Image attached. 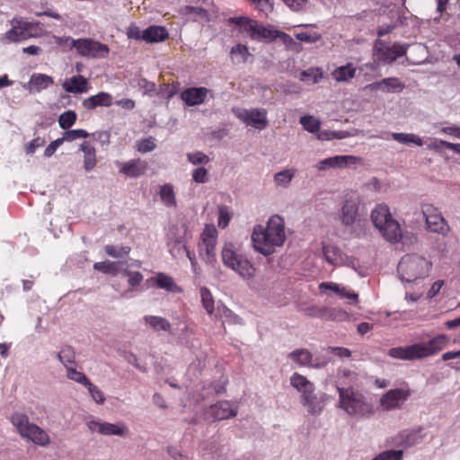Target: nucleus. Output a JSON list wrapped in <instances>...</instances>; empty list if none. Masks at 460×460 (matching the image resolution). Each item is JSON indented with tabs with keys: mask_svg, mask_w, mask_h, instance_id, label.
Masks as SVG:
<instances>
[{
	"mask_svg": "<svg viewBox=\"0 0 460 460\" xmlns=\"http://www.w3.org/2000/svg\"><path fill=\"white\" fill-rule=\"evenodd\" d=\"M285 240L284 220L278 215L270 217L266 226L257 225L253 227L252 234L253 247L263 255L272 254L277 247L283 245Z\"/></svg>",
	"mask_w": 460,
	"mask_h": 460,
	"instance_id": "f257e3e1",
	"label": "nucleus"
},
{
	"mask_svg": "<svg viewBox=\"0 0 460 460\" xmlns=\"http://www.w3.org/2000/svg\"><path fill=\"white\" fill-rule=\"evenodd\" d=\"M449 342L446 334H438L427 342L414 343L406 347H395L388 350L389 357L396 359L412 361L436 355Z\"/></svg>",
	"mask_w": 460,
	"mask_h": 460,
	"instance_id": "f03ea898",
	"label": "nucleus"
},
{
	"mask_svg": "<svg viewBox=\"0 0 460 460\" xmlns=\"http://www.w3.org/2000/svg\"><path fill=\"white\" fill-rule=\"evenodd\" d=\"M10 421L21 438L39 447H48L50 444L49 433L40 426L30 421L29 417L22 412L15 411L10 416Z\"/></svg>",
	"mask_w": 460,
	"mask_h": 460,
	"instance_id": "7ed1b4c3",
	"label": "nucleus"
},
{
	"mask_svg": "<svg viewBox=\"0 0 460 460\" xmlns=\"http://www.w3.org/2000/svg\"><path fill=\"white\" fill-rule=\"evenodd\" d=\"M339 405L350 416L369 417L373 414V406L366 400L362 393L349 386H337Z\"/></svg>",
	"mask_w": 460,
	"mask_h": 460,
	"instance_id": "20e7f679",
	"label": "nucleus"
},
{
	"mask_svg": "<svg viewBox=\"0 0 460 460\" xmlns=\"http://www.w3.org/2000/svg\"><path fill=\"white\" fill-rule=\"evenodd\" d=\"M371 219L375 226L388 242L397 243L402 239V233L400 225L393 218L385 203L376 205L371 213Z\"/></svg>",
	"mask_w": 460,
	"mask_h": 460,
	"instance_id": "39448f33",
	"label": "nucleus"
},
{
	"mask_svg": "<svg viewBox=\"0 0 460 460\" xmlns=\"http://www.w3.org/2000/svg\"><path fill=\"white\" fill-rule=\"evenodd\" d=\"M221 259L226 268L235 271L244 279H251L256 274V270L251 261L243 253L239 252L235 244L231 242L224 243Z\"/></svg>",
	"mask_w": 460,
	"mask_h": 460,
	"instance_id": "423d86ee",
	"label": "nucleus"
},
{
	"mask_svg": "<svg viewBox=\"0 0 460 460\" xmlns=\"http://www.w3.org/2000/svg\"><path fill=\"white\" fill-rule=\"evenodd\" d=\"M431 262L417 254H406L398 263L397 271L402 281L413 282L429 275Z\"/></svg>",
	"mask_w": 460,
	"mask_h": 460,
	"instance_id": "0eeeda50",
	"label": "nucleus"
},
{
	"mask_svg": "<svg viewBox=\"0 0 460 460\" xmlns=\"http://www.w3.org/2000/svg\"><path fill=\"white\" fill-rule=\"evenodd\" d=\"M228 22L238 25L241 31L247 32L252 40L271 42L278 39L277 30L258 24L256 21L248 17H232Z\"/></svg>",
	"mask_w": 460,
	"mask_h": 460,
	"instance_id": "6e6552de",
	"label": "nucleus"
},
{
	"mask_svg": "<svg viewBox=\"0 0 460 460\" xmlns=\"http://www.w3.org/2000/svg\"><path fill=\"white\" fill-rule=\"evenodd\" d=\"M217 230L214 225H206L200 234L198 243V252L200 258L207 263L214 265L217 262L216 246Z\"/></svg>",
	"mask_w": 460,
	"mask_h": 460,
	"instance_id": "1a4fd4ad",
	"label": "nucleus"
},
{
	"mask_svg": "<svg viewBox=\"0 0 460 460\" xmlns=\"http://www.w3.org/2000/svg\"><path fill=\"white\" fill-rule=\"evenodd\" d=\"M72 48H75L81 57L88 58H104L108 57L110 49L106 44L90 38L74 40L68 38Z\"/></svg>",
	"mask_w": 460,
	"mask_h": 460,
	"instance_id": "9d476101",
	"label": "nucleus"
},
{
	"mask_svg": "<svg viewBox=\"0 0 460 460\" xmlns=\"http://www.w3.org/2000/svg\"><path fill=\"white\" fill-rule=\"evenodd\" d=\"M190 234V230L186 223H181L170 227L167 234V245L169 252L173 258H178L183 253H187L186 240Z\"/></svg>",
	"mask_w": 460,
	"mask_h": 460,
	"instance_id": "9b49d317",
	"label": "nucleus"
},
{
	"mask_svg": "<svg viewBox=\"0 0 460 460\" xmlns=\"http://www.w3.org/2000/svg\"><path fill=\"white\" fill-rule=\"evenodd\" d=\"M407 48L405 45L400 43H394L389 46L383 40H376L374 43V56L380 62L385 64H391L398 58L406 54Z\"/></svg>",
	"mask_w": 460,
	"mask_h": 460,
	"instance_id": "f8f14e48",
	"label": "nucleus"
},
{
	"mask_svg": "<svg viewBox=\"0 0 460 460\" xmlns=\"http://www.w3.org/2000/svg\"><path fill=\"white\" fill-rule=\"evenodd\" d=\"M411 394V392L409 388L391 389L381 397L380 404L386 411L399 409Z\"/></svg>",
	"mask_w": 460,
	"mask_h": 460,
	"instance_id": "ddd939ff",
	"label": "nucleus"
},
{
	"mask_svg": "<svg viewBox=\"0 0 460 460\" xmlns=\"http://www.w3.org/2000/svg\"><path fill=\"white\" fill-rule=\"evenodd\" d=\"M12 24L13 27L4 34V39L8 42L22 41L32 36L33 23L13 19Z\"/></svg>",
	"mask_w": 460,
	"mask_h": 460,
	"instance_id": "4468645a",
	"label": "nucleus"
},
{
	"mask_svg": "<svg viewBox=\"0 0 460 460\" xmlns=\"http://www.w3.org/2000/svg\"><path fill=\"white\" fill-rule=\"evenodd\" d=\"M236 116L246 125L257 129H263L268 126L267 111L264 109L243 110Z\"/></svg>",
	"mask_w": 460,
	"mask_h": 460,
	"instance_id": "2eb2a0df",
	"label": "nucleus"
},
{
	"mask_svg": "<svg viewBox=\"0 0 460 460\" xmlns=\"http://www.w3.org/2000/svg\"><path fill=\"white\" fill-rule=\"evenodd\" d=\"M422 212L426 219L428 228L434 233H444L447 225L441 214L435 212L431 203H424Z\"/></svg>",
	"mask_w": 460,
	"mask_h": 460,
	"instance_id": "dca6fc26",
	"label": "nucleus"
},
{
	"mask_svg": "<svg viewBox=\"0 0 460 460\" xmlns=\"http://www.w3.org/2000/svg\"><path fill=\"white\" fill-rule=\"evenodd\" d=\"M117 164L119 173L130 178H137L143 175L148 167L147 162L140 158L131 159L122 163L118 162Z\"/></svg>",
	"mask_w": 460,
	"mask_h": 460,
	"instance_id": "f3484780",
	"label": "nucleus"
},
{
	"mask_svg": "<svg viewBox=\"0 0 460 460\" xmlns=\"http://www.w3.org/2000/svg\"><path fill=\"white\" fill-rule=\"evenodd\" d=\"M404 87V84L399 78L387 77L381 81L367 84L366 89L371 92L382 91L384 93H401Z\"/></svg>",
	"mask_w": 460,
	"mask_h": 460,
	"instance_id": "a211bd4d",
	"label": "nucleus"
},
{
	"mask_svg": "<svg viewBox=\"0 0 460 460\" xmlns=\"http://www.w3.org/2000/svg\"><path fill=\"white\" fill-rule=\"evenodd\" d=\"M209 93L206 87H190L181 93V99L188 106H197L202 104Z\"/></svg>",
	"mask_w": 460,
	"mask_h": 460,
	"instance_id": "6ab92c4d",
	"label": "nucleus"
},
{
	"mask_svg": "<svg viewBox=\"0 0 460 460\" xmlns=\"http://www.w3.org/2000/svg\"><path fill=\"white\" fill-rule=\"evenodd\" d=\"M208 413L214 420H226L237 414V407L229 401H222L210 406Z\"/></svg>",
	"mask_w": 460,
	"mask_h": 460,
	"instance_id": "aec40b11",
	"label": "nucleus"
},
{
	"mask_svg": "<svg viewBox=\"0 0 460 460\" xmlns=\"http://www.w3.org/2000/svg\"><path fill=\"white\" fill-rule=\"evenodd\" d=\"M314 385L302 391L301 394V403L307 409L310 414H317L322 411L323 408L318 402V398L314 394Z\"/></svg>",
	"mask_w": 460,
	"mask_h": 460,
	"instance_id": "412c9836",
	"label": "nucleus"
},
{
	"mask_svg": "<svg viewBox=\"0 0 460 460\" xmlns=\"http://www.w3.org/2000/svg\"><path fill=\"white\" fill-rule=\"evenodd\" d=\"M314 385L302 391L301 394V403L307 409L310 414H317L322 411L323 408L318 402V398L314 394Z\"/></svg>",
	"mask_w": 460,
	"mask_h": 460,
	"instance_id": "4be33fe9",
	"label": "nucleus"
},
{
	"mask_svg": "<svg viewBox=\"0 0 460 460\" xmlns=\"http://www.w3.org/2000/svg\"><path fill=\"white\" fill-rule=\"evenodd\" d=\"M63 89L71 93H83L89 90L87 79L83 75H74L66 78L62 84Z\"/></svg>",
	"mask_w": 460,
	"mask_h": 460,
	"instance_id": "5701e85b",
	"label": "nucleus"
},
{
	"mask_svg": "<svg viewBox=\"0 0 460 460\" xmlns=\"http://www.w3.org/2000/svg\"><path fill=\"white\" fill-rule=\"evenodd\" d=\"M288 358L299 367H320L326 365V362L313 364V354L306 349H295L288 354Z\"/></svg>",
	"mask_w": 460,
	"mask_h": 460,
	"instance_id": "b1692460",
	"label": "nucleus"
},
{
	"mask_svg": "<svg viewBox=\"0 0 460 460\" xmlns=\"http://www.w3.org/2000/svg\"><path fill=\"white\" fill-rule=\"evenodd\" d=\"M169 38V32L164 26L151 25L142 31V40L147 43L162 42Z\"/></svg>",
	"mask_w": 460,
	"mask_h": 460,
	"instance_id": "393cba45",
	"label": "nucleus"
},
{
	"mask_svg": "<svg viewBox=\"0 0 460 460\" xmlns=\"http://www.w3.org/2000/svg\"><path fill=\"white\" fill-rule=\"evenodd\" d=\"M112 96L105 92H100L95 95H92L84 99L82 105L84 109L91 111L97 107H110L112 104Z\"/></svg>",
	"mask_w": 460,
	"mask_h": 460,
	"instance_id": "a878e982",
	"label": "nucleus"
},
{
	"mask_svg": "<svg viewBox=\"0 0 460 460\" xmlns=\"http://www.w3.org/2000/svg\"><path fill=\"white\" fill-rule=\"evenodd\" d=\"M53 84V77L45 74L35 73L31 76L28 82V90L30 92L39 93L49 88Z\"/></svg>",
	"mask_w": 460,
	"mask_h": 460,
	"instance_id": "bb28decb",
	"label": "nucleus"
},
{
	"mask_svg": "<svg viewBox=\"0 0 460 460\" xmlns=\"http://www.w3.org/2000/svg\"><path fill=\"white\" fill-rule=\"evenodd\" d=\"M153 280L157 288L164 289L167 292L181 293L183 291L182 288L176 284L172 277L164 272H158Z\"/></svg>",
	"mask_w": 460,
	"mask_h": 460,
	"instance_id": "cd10ccee",
	"label": "nucleus"
},
{
	"mask_svg": "<svg viewBox=\"0 0 460 460\" xmlns=\"http://www.w3.org/2000/svg\"><path fill=\"white\" fill-rule=\"evenodd\" d=\"M357 68L352 63H347L344 66H341L335 68L332 72V77L337 83H345L353 79L356 75Z\"/></svg>",
	"mask_w": 460,
	"mask_h": 460,
	"instance_id": "c85d7f7f",
	"label": "nucleus"
},
{
	"mask_svg": "<svg viewBox=\"0 0 460 460\" xmlns=\"http://www.w3.org/2000/svg\"><path fill=\"white\" fill-rule=\"evenodd\" d=\"M90 428L103 435L124 436L126 433V428L124 426H118L108 422L93 421L91 422Z\"/></svg>",
	"mask_w": 460,
	"mask_h": 460,
	"instance_id": "c756f323",
	"label": "nucleus"
},
{
	"mask_svg": "<svg viewBox=\"0 0 460 460\" xmlns=\"http://www.w3.org/2000/svg\"><path fill=\"white\" fill-rule=\"evenodd\" d=\"M80 150L84 152V169L86 172L92 171L97 164L94 146L90 142L84 141L81 144Z\"/></svg>",
	"mask_w": 460,
	"mask_h": 460,
	"instance_id": "7c9ffc66",
	"label": "nucleus"
},
{
	"mask_svg": "<svg viewBox=\"0 0 460 460\" xmlns=\"http://www.w3.org/2000/svg\"><path fill=\"white\" fill-rule=\"evenodd\" d=\"M126 264L127 262L125 261H104L95 262L93 264V269L105 274L116 276L119 272H122V270Z\"/></svg>",
	"mask_w": 460,
	"mask_h": 460,
	"instance_id": "2f4dec72",
	"label": "nucleus"
},
{
	"mask_svg": "<svg viewBox=\"0 0 460 460\" xmlns=\"http://www.w3.org/2000/svg\"><path fill=\"white\" fill-rule=\"evenodd\" d=\"M144 320L155 332H168L171 329V323L164 317L146 315L144 317Z\"/></svg>",
	"mask_w": 460,
	"mask_h": 460,
	"instance_id": "473e14b6",
	"label": "nucleus"
},
{
	"mask_svg": "<svg viewBox=\"0 0 460 460\" xmlns=\"http://www.w3.org/2000/svg\"><path fill=\"white\" fill-rule=\"evenodd\" d=\"M358 215V208L356 203H344L342 207L341 220L346 226L352 225Z\"/></svg>",
	"mask_w": 460,
	"mask_h": 460,
	"instance_id": "72a5a7b5",
	"label": "nucleus"
},
{
	"mask_svg": "<svg viewBox=\"0 0 460 460\" xmlns=\"http://www.w3.org/2000/svg\"><path fill=\"white\" fill-rule=\"evenodd\" d=\"M323 252L326 261L330 264L336 265L341 260V252L334 245L324 244Z\"/></svg>",
	"mask_w": 460,
	"mask_h": 460,
	"instance_id": "f704fd0d",
	"label": "nucleus"
},
{
	"mask_svg": "<svg viewBox=\"0 0 460 460\" xmlns=\"http://www.w3.org/2000/svg\"><path fill=\"white\" fill-rule=\"evenodd\" d=\"M392 137L394 140L405 145L415 144L419 146L423 145L422 139L413 133H392Z\"/></svg>",
	"mask_w": 460,
	"mask_h": 460,
	"instance_id": "c9c22d12",
	"label": "nucleus"
},
{
	"mask_svg": "<svg viewBox=\"0 0 460 460\" xmlns=\"http://www.w3.org/2000/svg\"><path fill=\"white\" fill-rule=\"evenodd\" d=\"M58 358L66 368V367H72L71 365L75 362V353L71 346H64L58 353Z\"/></svg>",
	"mask_w": 460,
	"mask_h": 460,
	"instance_id": "e433bc0d",
	"label": "nucleus"
},
{
	"mask_svg": "<svg viewBox=\"0 0 460 460\" xmlns=\"http://www.w3.org/2000/svg\"><path fill=\"white\" fill-rule=\"evenodd\" d=\"M300 124L304 129L310 133H316L320 131L321 121L312 115H304L300 117Z\"/></svg>",
	"mask_w": 460,
	"mask_h": 460,
	"instance_id": "4c0bfd02",
	"label": "nucleus"
},
{
	"mask_svg": "<svg viewBox=\"0 0 460 460\" xmlns=\"http://www.w3.org/2000/svg\"><path fill=\"white\" fill-rule=\"evenodd\" d=\"M199 293H200V297H201V303H202L204 309L206 310V312L208 314H212L215 310V306H214L215 302H214V298H213L211 292L209 291V289L208 288L202 287L199 289Z\"/></svg>",
	"mask_w": 460,
	"mask_h": 460,
	"instance_id": "58836bf2",
	"label": "nucleus"
},
{
	"mask_svg": "<svg viewBox=\"0 0 460 460\" xmlns=\"http://www.w3.org/2000/svg\"><path fill=\"white\" fill-rule=\"evenodd\" d=\"M296 174V169H286L274 175V181L278 186L287 187Z\"/></svg>",
	"mask_w": 460,
	"mask_h": 460,
	"instance_id": "ea45409f",
	"label": "nucleus"
},
{
	"mask_svg": "<svg viewBox=\"0 0 460 460\" xmlns=\"http://www.w3.org/2000/svg\"><path fill=\"white\" fill-rule=\"evenodd\" d=\"M349 319V314L346 311L341 308L326 307L324 319L327 321L342 322Z\"/></svg>",
	"mask_w": 460,
	"mask_h": 460,
	"instance_id": "a19ab883",
	"label": "nucleus"
},
{
	"mask_svg": "<svg viewBox=\"0 0 460 460\" xmlns=\"http://www.w3.org/2000/svg\"><path fill=\"white\" fill-rule=\"evenodd\" d=\"M291 385L296 388L299 393L311 387L314 385L310 382L305 376L300 375L299 373H294L290 377Z\"/></svg>",
	"mask_w": 460,
	"mask_h": 460,
	"instance_id": "79ce46f5",
	"label": "nucleus"
},
{
	"mask_svg": "<svg viewBox=\"0 0 460 460\" xmlns=\"http://www.w3.org/2000/svg\"><path fill=\"white\" fill-rule=\"evenodd\" d=\"M180 13L184 16H187L190 14H195L196 16H198L205 21H208V12L206 9H204L203 7L184 5L181 8Z\"/></svg>",
	"mask_w": 460,
	"mask_h": 460,
	"instance_id": "37998d69",
	"label": "nucleus"
},
{
	"mask_svg": "<svg viewBox=\"0 0 460 460\" xmlns=\"http://www.w3.org/2000/svg\"><path fill=\"white\" fill-rule=\"evenodd\" d=\"M77 115L74 111H66L58 117L59 127L66 130L75 123Z\"/></svg>",
	"mask_w": 460,
	"mask_h": 460,
	"instance_id": "c03bdc74",
	"label": "nucleus"
},
{
	"mask_svg": "<svg viewBox=\"0 0 460 460\" xmlns=\"http://www.w3.org/2000/svg\"><path fill=\"white\" fill-rule=\"evenodd\" d=\"M105 252L113 258H123L127 256L130 251L131 248L129 246H116L108 244L104 247Z\"/></svg>",
	"mask_w": 460,
	"mask_h": 460,
	"instance_id": "a18cd8bd",
	"label": "nucleus"
},
{
	"mask_svg": "<svg viewBox=\"0 0 460 460\" xmlns=\"http://www.w3.org/2000/svg\"><path fill=\"white\" fill-rule=\"evenodd\" d=\"M179 85V82H174L172 84H164L160 85L158 95L164 99L170 100L178 93Z\"/></svg>",
	"mask_w": 460,
	"mask_h": 460,
	"instance_id": "49530a36",
	"label": "nucleus"
},
{
	"mask_svg": "<svg viewBox=\"0 0 460 460\" xmlns=\"http://www.w3.org/2000/svg\"><path fill=\"white\" fill-rule=\"evenodd\" d=\"M66 376L68 379L73 380L84 386H86V385L90 382L88 377L83 372L77 371L73 367H66Z\"/></svg>",
	"mask_w": 460,
	"mask_h": 460,
	"instance_id": "de8ad7c7",
	"label": "nucleus"
},
{
	"mask_svg": "<svg viewBox=\"0 0 460 460\" xmlns=\"http://www.w3.org/2000/svg\"><path fill=\"white\" fill-rule=\"evenodd\" d=\"M89 137V133L84 129H66L64 133V141L73 142L78 138H86Z\"/></svg>",
	"mask_w": 460,
	"mask_h": 460,
	"instance_id": "09e8293b",
	"label": "nucleus"
},
{
	"mask_svg": "<svg viewBox=\"0 0 460 460\" xmlns=\"http://www.w3.org/2000/svg\"><path fill=\"white\" fill-rule=\"evenodd\" d=\"M358 158L353 155H335L332 156L334 168H344L350 164H354Z\"/></svg>",
	"mask_w": 460,
	"mask_h": 460,
	"instance_id": "8fccbe9b",
	"label": "nucleus"
},
{
	"mask_svg": "<svg viewBox=\"0 0 460 460\" xmlns=\"http://www.w3.org/2000/svg\"><path fill=\"white\" fill-rule=\"evenodd\" d=\"M402 450H387L378 454L372 460H402Z\"/></svg>",
	"mask_w": 460,
	"mask_h": 460,
	"instance_id": "3c124183",
	"label": "nucleus"
},
{
	"mask_svg": "<svg viewBox=\"0 0 460 460\" xmlns=\"http://www.w3.org/2000/svg\"><path fill=\"white\" fill-rule=\"evenodd\" d=\"M122 273L128 277V282L132 288L139 285L144 279L143 275L139 271H131L125 267L122 270Z\"/></svg>",
	"mask_w": 460,
	"mask_h": 460,
	"instance_id": "603ef678",
	"label": "nucleus"
},
{
	"mask_svg": "<svg viewBox=\"0 0 460 460\" xmlns=\"http://www.w3.org/2000/svg\"><path fill=\"white\" fill-rule=\"evenodd\" d=\"M89 394H91L92 399L97 402L98 404H102L105 401V397L103 395V393L93 384L91 383V381L86 385V386Z\"/></svg>",
	"mask_w": 460,
	"mask_h": 460,
	"instance_id": "864d4df0",
	"label": "nucleus"
},
{
	"mask_svg": "<svg viewBox=\"0 0 460 460\" xmlns=\"http://www.w3.org/2000/svg\"><path fill=\"white\" fill-rule=\"evenodd\" d=\"M187 158L192 164H206L209 162L208 156L200 151L188 153Z\"/></svg>",
	"mask_w": 460,
	"mask_h": 460,
	"instance_id": "5fc2aeb1",
	"label": "nucleus"
},
{
	"mask_svg": "<svg viewBox=\"0 0 460 460\" xmlns=\"http://www.w3.org/2000/svg\"><path fill=\"white\" fill-rule=\"evenodd\" d=\"M218 214H219L218 221H217L218 226L221 228L226 227L231 220V217H232L231 214L228 210V208L226 206H221L219 208Z\"/></svg>",
	"mask_w": 460,
	"mask_h": 460,
	"instance_id": "6e6d98bb",
	"label": "nucleus"
},
{
	"mask_svg": "<svg viewBox=\"0 0 460 460\" xmlns=\"http://www.w3.org/2000/svg\"><path fill=\"white\" fill-rule=\"evenodd\" d=\"M155 139L152 137L141 139L137 142V150L140 153H147L155 148Z\"/></svg>",
	"mask_w": 460,
	"mask_h": 460,
	"instance_id": "4d7b16f0",
	"label": "nucleus"
},
{
	"mask_svg": "<svg viewBox=\"0 0 460 460\" xmlns=\"http://www.w3.org/2000/svg\"><path fill=\"white\" fill-rule=\"evenodd\" d=\"M160 198L163 201H174V190L171 184H164L160 187Z\"/></svg>",
	"mask_w": 460,
	"mask_h": 460,
	"instance_id": "13d9d810",
	"label": "nucleus"
},
{
	"mask_svg": "<svg viewBox=\"0 0 460 460\" xmlns=\"http://www.w3.org/2000/svg\"><path fill=\"white\" fill-rule=\"evenodd\" d=\"M46 141L44 138H41L40 137H37L36 138L30 141L28 144L25 145V153L26 155H31L35 153L37 148L43 146L45 145Z\"/></svg>",
	"mask_w": 460,
	"mask_h": 460,
	"instance_id": "bf43d9fd",
	"label": "nucleus"
},
{
	"mask_svg": "<svg viewBox=\"0 0 460 460\" xmlns=\"http://www.w3.org/2000/svg\"><path fill=\"white\" fill-rule=\"evenodd\" d=\"M322 76L323 74L319 68H310L302 72V79H309L314 84L317 83L322 78Z\"/></svg>",
	"mask_w": 460,
	"mask_h": 460,
	"instance_id": "052dcab7",
	"label": "nucleus"
},
{
	"mask_svg": "<svg viewBox=\"0 0 460 460\" xmlns=\"http://www.w3.org/2000/svg\"><path fill=\"white\" fill-rule=\"evenodd\" d=\"M296 38L302 42L314 43L320 40L321 36L316 32L309 33L307 31H301L296 34Z\"/></svg>",
	"mask_w": 460,
	"mask_h": 460,
	"instance_id": "680f3d73",
	"label": "nucleus"
},
{
	"mask_svg": "<svg viewBox=\"0 0 460 460\" xmlns=\"http://www.w3.org/2000/svg\"><path fill=\"white\" fill-rule=\"evenodd\" d=\"M192 179L195 182L204 183L208 181V171L204 167L196 168L192 172Z\"/></svg>",
	"mask_w": 460,
	"mask_h": 460,
	"instance_id": "e2e57ef3",
	"label": "nucleus"
},
{
	"mask_svg": "<svg viewBox=\"0 0 460 460\" xmlns=\"http://www.w3.org/2000/svg\"><path fill=\"white\" fill-rule=\"evenodd\" d=\"M325 306H311L305 309V314L310 317L324 319Z\"/></svg>",
	"mask_w": 460,
	"mask_h": 460,
	"instance_id": "0e129e2a",
	"label": "nucleus"
},
{
	"mask_svg": "<svg viewBox=\"0 0 460 460\" xmlns=\"http://www.w3.org/2000/svg\"><path fill=\"white\" fill-rule=\"evenodd\" d=\"M232 55H238L242 58L243 62L247 60L250 55L247 46L243 44H237L231 49Z\"/></svg>",
	"mask_w": 460,
	"mask_h": 460,
	"instance_id": "69168bd1",
	"label": "nucleus"
},
{
	"mask_svg": "<svg viewBox=\"0 0 460 460\" xmlns=\"http://www.w3.org/2000/svg\"><path fill=\"white\" fill-rule=\"evenodd\" d=\"M341 378L342 380L341 385L354 384L358 379V375L354 371L344 369Z\"/></svg>",
	"mask_w": 460,
	"mask_h": 460,
	"instance_id": "338daca9",
	"label": "nucleus"
},
{
	"mask_svg": "<svg viewBox=\"0 0 460 460\" xmlns=\"http://www.w3.org/2000/svg\"><path fill=\"white\" fill-rule=\"evenodd\" d=\"M63 142H64L63 137L58 138V139L50 142V144L46 147V149L44 151V155L46 157H50L51 155H53L54 153L56 152V150L63 144Z\"/></svg>",
	"mask_w": 460,
	"mask_h": 460,
	"instance_id": "774afa93",
	"label": "nucleus"
}]
</instances>
